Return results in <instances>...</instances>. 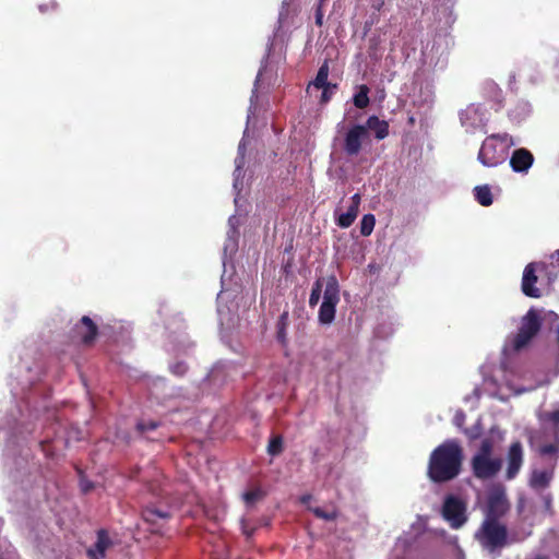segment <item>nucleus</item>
Listing matches in <instances>:
<instances>
[{
	"label": "nucleus",
	"mask_w": 559,
	"mask_h": 559,
	"mask_svg": "<svg viewBox=\"0 0 559 559\" xmlns=\"http://www.w3.org/2000/svg\"><path fill=\"white\" fill-rule=\"evenodd\" d=\"M463 449L454 439L438 445L430 454L428 476L433 483H445L457 477L462 469Z\"/></svg>",
	"instance_id": "1"
},
{
	"label": "nucleus",
	"mask_w": 559,
	"mask_h": 559,
	"mask_svg": "<svg viewBox=\"0 0 559 559\" xmlns=\"http://www.w3.org/2000/svg\"><path fill=\"white\" fill-rule=\"evenodd\" d=\"M536 266L537 264L534 262L528 263L525 266L522 276V293L531 298H539L542 296L540 290L536 287V283L538 280L536 275Z\"/></svg>",
	"instance_id": "13"
},
{
	"label": "nucleus",
	"mask_w": 559,
	"mask_h": 559,
	"mask_svg": "<svg viewBox=\"0 0 559 559\" xmlns=\"http://www.w3.org/2000/svg\"><path fill=\"white\" fill-rule=\"evenodd\" d=\"M323 16H324L323 7L317 5L316 13H314V20H316L317 26L321 27L323 25Z\"/></svg>",
	"instance_id": "34"
},
{
	"label": "nucleus",
	"mask_w": 559,
	"mask_h": 559,
	"mask_svg": "<svg viewBox=\"0 0 559 559\" xmlns=\"http://www.w3.org/2000/svg\"><path fill=\"white\" fill-rule=\"evenodd\" d=\"M557 451H558V447L554 443L544 444L540 448V453L543 455H551V454L557 453Z\"/></svg>",
	"instance_id": "31"
},
{
	"label": "nucleus",
	"mask_w": 559,
	"mask_h": 559,
	"mask_svg": "<svg viewBox=\"0 0 559 559\" xmlns=\"http://www.w3.org/2000/svg\"><path fill=\"white\" fill-rule=\"evenodd\" d=\"M329 76V62L325 60L318 70L317 76L313 80L312 84L316 88H321L322 86L330 85L328 82Z\"/></svg>",
	"instance_id": "22"
},
{
	"label": "nucleus",
	"mask_w": 559,
	"mask_h": 559,
	"mask_svg": "<svg viewBox=\"0 0 559 559\" xmlns=\"http://www.w3.org/2000/svg\"><path fill=\"white\" fill-rule=\"evenodd\" d=\"M97 335L98 326L88 316H83L72 330V338L85 346L93 345Z\"/></svg>",
	"instance_id": "10"
},
{
	"label": "nucleus",
	"mask_w": 559,
	"mask_h": 559,
	"mask_svg": "<svg viewBox=\"0 0 559 559\" xmlns=\"http://www.w3.org/2000/svg\"><path fill=\"white\" fill-rule=\"evenodd\" d=\"M554 259H555L557 266H559V250H557L556 253L554 254Z\"/></svg>",
	"instance_id": "41"
},
{
	"label": "nucleus",
	"mask_w": 559,
	"mask_h": 559,
	"mask_svg": "<svg viewBox=\"0 0 559 559\" xmlns=\"http://www.w3.org/2000/svg\"><path fill=\"white\" fill-rule=\"evenodd\" d=\"M533 163L534 156L526 148L515 150L510 158V166L515 173H527Z\"/></svg>",
	"instance_id": "14"
},
{
	"label": "nucleus",
	"mask_w": 559,
	"mask_h": 559,
	"mask_svg": "<svg viewBox=\"0 0 559 559\" xmlns=\"http://www.w3.org/2000/svg\"><path fill=\"white\" fill-rule=\"evenodd\" d=\"M321 88L323 90L322 94H321V103L325 104V103H328L331 99L333 90L337 88V85L336 84H330V85H326V86H322Z\"/></svg>",
	"instance_id": "30"
},
{
	"label": "nucleus",
	"mask_w": 559,
	"mask_h": 559,
	"mask_svg": "<svg viewBox=\"0 0 559 559\" xmlns=\"http://www.w3.org/2000/svg\"><path fill=\"white\" fill-rule=\"evenodd\" d=\"M284 450V439L281 435H274L271 437L267 444V453L271 456L280 455Z\"/></svg>",
	"instance_id": "23"
},
{
	"label": "nucleus",
	"mask_w": 559,
	"mask_h": 559,
	"mask_svg": "<svg viewBox=\"0 0 559 559\" xmlns=\"http://www.w3.org/2000/svg\"><path fill=\"white\" fill-rule=\"evenodd\" d=\"M493 440L491 438H485L481 440L479 449L475 455L492 457L491 454L493 452Z\"/></svg>",
	"instance_id": "28"
},
{
	"label": "nucleus",
	"mask_w": 559,
	"mask_h": 559,
	"mask_svg": "<svg viewBox=\"0 0 559 559\" xmlns=\"http://www.w3.org/2000/svg\"><path fill=\"white\" fill-rule=\"evenodd\" d=\"M475 200L483 206L492 204L493 199L488 185L477 186L474 188Z\"/></svg>",
	"instance_id": "18"
},
{
	"label": "nucleus",
	"mask_w": 559,
	"mask_h": 559,
	"mask_svg": "<svg viewBox=\"0 0 559 559\" xmlns=\"http://www.w3.org/2000/svg\"><path fill=\"white\" fill-rule=\"evenodd\" d=\"M158 424L156 421H148V423H139L138 424V430L141 432L147 431V430H154L156 429Z\"/></svg>",
	"instance_id": "32"
},
{
	"label": "nucleus",
	"mask_w": 559,
	"mask_h": 559,
	"mask_svg": "<svg viewBox=\"0 0 559 559\" xmlns=\"http://www.w3.org/2000/svg\"><path fill=\"white\" fill-rule=\"evenodd\" d=\"M549 419L555 424L559 423V409H556L549 414Z\"/></svg>",
	"instance_id": "38"
},
{
	"label": "nucleus",
	"mask_w": 559,
	"mask_h": 559,
	"mask_svg": "<svg viewBox=\"0 0 559 559\" xmlns=\"http://www.w3.org/2000/svg\"><path fill=\"white\" fill-rule=\"evenodd\" d=\"M358 212L359 210L357 207L349 205L347 211L337 217V226L341 228H348L352 226L358 215Z\"/></svg>",
	"instance_id": "20"
},
{
	"label": "nucleus",
	"mask_w": 559,
	"mask_h": 559,
	"mask_svg": "<svg viewBox=\"0 0 559 559\" xmlns=\"http://www.w3.org/2000/svg\"><path fill=\"white\" fill-rule=\"evenodd\" d=\"M383 4H384V1L380 0L377 4L373 5V9H376L377 11H380L382 9Z\"/></svg>",
	"instance_id": "40"
},
{
	"label": "nucleus",
	"mask_w": 559,
	"mask_h": 559,
	"mask_svg": "<svg viewBox=\"0 0 559 559\" xmlns=\"http://www.w3.org/2000/svg\"><path fill=\"white\" fill-rule=\"evenodd\" d=\"M465 513L466 506L460 498L452 495L445 497L442 506V516L452 528H460L467 521Z\"/></svg>",
	"instance_id": "7"
},
{
	"label": "nucleus",
	"mask_w": 559,
	"mask_h": 559,
	"mask_svg": "<svg viewBox=\"0 0 559 559\" xmlns=\"http://www.w3.org/2000/svg\"><path fill=\"white\" fill-rule=\"evenodd\" d=\"M242 159H243V157H241V158L239 159V163H238V165H237V168H240V164L242 163Z\"/></svg>",
	"instance_id": "43"
},
{
	"label": "nucleus",
	"mask_w": 559,
	"mask_h": 559,
	"mask_svg": "<svg viewBox=\"0 0 559 559\" xmlns=\"http://www.w3.org/2000/svg\"><path fill=\"white\" fill-rule=\"evenodd\" d=\"M322 289H323V278H318L312 285L311 294L309 297V306L310 307L313 308L319 304Z\"/></svg>",
	"instance_id": "25"
},
{
	"label": "nucleus",
	"mask_w": 559,
	"mask_h": 559,
	"mask_svg": "<svg viewBox=\"0 0 559 559\" xmlns=\"http://www.w3.org/2000/svg\"><path fill=\"white\" fill-rule=\"evenodd\" d=\"M510 509L506 489L502 485L492 486L488 493L487 511L485 519H493L499 521Z\"/></svg>",
	"instance_id": "6"
},
{
	"label": "nucleus",
	"mask_w": 559,
	"mask_h": 559,
	"mask_svg": "<svg viewBox=\"0 0 559 559\" xmlns=\"http://www.w3.org/2000/svg\"><path fill=\"white\" fill-rule=\"evenodd\" d=\"M480 546L489 552L501 550L508 546V528L500 521L485 519L475 534Z\"/></svg>",
	"instance_id": "3"
},
{
	"label": "nucleus",
	"mask_w": 559,
	"mask_h": 559,
	"mask_svg": "<svg viewBox=\"0 0 559 559\" xmlns=\"http://www.w3.org/2000/svg\"><path fill=\"white\" fill-rule=\"evenodd\" d=\"M326 1H328V0H319L318 5H319V7H323V4H324Z\"/></svg>",
	"instance_id": "42"
},
{
	"label": "nucleus",
	"mask_w": 559,
	"mask_h": 559,
	"mask_svg": "<svg viewBox=\"0 0 559 559\" xmlns=\"http://www.w3.org/2000/svg\"><path fill=\"white\" fill-rule=\"evenodd\" d=\"M340 302V285L334 275L328 277L323 301L319 309V321L322 324H330L333 322L336 312V306Z\"/></svg>",
	"instance_id": "5"
},
{
	"label": "nucleus",
	"mask_w": 559,
	"mask_h": 559,
	"mask_svg": "<svg viewBox=\"0 0 559 559\" xmlns=\"http://www.w3.org/2000/svg\"><path fill=\"white\" fill-rule=\"evenodd\" d=\"M142 518L147 523L158 524L159 521L169 520L171 514L159 509L148 507L142 511Z\"/></svg>",
	"instance_id": "17"
},
{
	"label": "nucleus",
	"mask_w": 559,
	"mask_h": 559,
	"mask_svg": "<svg viewBox=\"0 0 559 559\" xmlns=\"http://www.w3.org/2000/svg\"><path fill=\"white\" fill-rule=\"evenodd\" d=\"M288 317V312L284 311L276 323V338L283 346L287 344Z\"/></svg>",
	"instance_id": "19"
},
{
	"label": "nucleus",
	"mask_w": 559,
	"mask_h": 559,
	"mask_svg": "<svg viewBox=\"0 0 559 559\" xmlns=\"http://www.w3.org/2000/svg\"><path fill=\"white\" fill-rule=\"evenodd\" d=\"M176 370H177V376H178L186 371V367L182 364L177 362Z\"/></svg>",
	"instance_id": "39"
},
{
	"label": "nucleus",
	"mask_w": 559,
	"mask_h": 559,
	"mask_svg": "<svg viewBox=\"0 0 559 559\" xmlns=\"http://www.w3.org/2000/svg\"><path fill=\"white\" fill-rule=\"evenodd\" d=\"M39 445L41 448V451L45 453V455L47 457H50V459L55 457V453L52 452L51 447H50V442L48 440L41 441L39 443Z\"/></svg>",
	"instance_id": "33"
},
{
	"label": "nucleus",
	"mask_w": 559,
	"mask_h": 559,
	"mask_svg": "<svg viewBox=\"0 0 559 559\" xmlns=\"http://www.w3.org/2000/svg\"><path fill=\"white\" fill-rule=\"evenodd\" d=\"M114 543L105 528H100L96 533V542L87 548L86 556L88 559H104L107 550L112 547Z\"/></svg>",
	"instance_id": "12"
},
{
	"label": "nucleus",
	"mask_w": 559,
	"mask_h": 559,
	"mask_svg": "<svg viewBox=\"0 0 559 559\" xmlns=\"http://www.w3.org/2000/svg\"><path fill=\"white\" fill-rule=\"evenodd\" d=\"M552 479V472L547 469H533L528 478V486L537 492L547 489Z\"/></svg>",
	"instance_id": "15"
},
{
	"label": "nucleus",
	"mask_w": 559,
	"mask_h": 559,
	"mask_svg": "<svg viewBox=\"0 0 559 559\" xmlns=\"http://www.w3.org/2000/svg\"><path fill=\"white\" fill-rule=\"evenodd\" d=\"M365 127L367 131L371 130L374 132L377 140H383L389 135V123L385 120L379 119L377 116H370Z\"/></svg>",
	"instance_id": "16"
},
{
	"label": "nucleus",
	"mask_w": 559,
	"mask_h": 559,
	"mask_svg": "<svg viewBox=\"0 0 559 559\" xmlns=\"http://www.w3.org/2000/svg\"><path fill=\"white\" fill-rule=\"evenodd\" d=\"M542 329V318L535 309H530L522 318L518 333L513 336L512 347L519 352L526 347Z\"/></svg>",
	"instance_id": "4"
},
{
	"label": "nucleus",
	"mask_w": 559,
	"mask_h": 559,
	"mask_svg": "<svg viewBox=\"0 0 559 559\" xmlns=\"http://www.w3.org/2000/svg\"><path fill=\"white\" fill-rule=\"evenodd\" d=\"M369 135L362 124L353 126L345 134L344 151L348 156H357L361 150L362 141Z\"/></svg>",
	"instance_id": "11"
},
{
	"label": "nucleus",
	"mask_w": 559,
	"mask_h": 559,
	"mask_svg": "<svg viewBox=\"0 0 559 559\" xmlns=\"http://www.w3.org/2000/svg\"><path fill=\"white\" fill-rule=\"evenodd\" d=\"M240 525L241 532L248 540L253 536L254 532L258 528V524L248 518H242L240 521Z\"/></svg>",
	"instance_id": "27"
},
{
	"label": "nucleus",
	"mask_w": 559,
	"mask_h": 559,
	"mask_svg": "<svg viewBox=\"0 0 559 559\" xmlns=\"http://www.w3.org/2000/svg\"><path fill=\"white\" fill-rule=\"evenodd\" d=\"M312 512L317 518L325 521H334L337 518V512L335 510L325 511L324 509L317 507L312 509Z\"/></svg>",
	"instance_id": "29"
},
{
	"label": "nucleus",
	"mask_w": 559,
	"mask_h": 559,
	"mask_svg": "<svg viewBox=\"0 0 559 559\" xmlns=\"http://www.w3.org/2000/svg\"><path fill=\"white\" fill-rule=\"evenodd\" d=\"M376 225V218L373 214H365L360 221V234L362 236H369Z\"/></svg>",
	"instance_id": "26"
},
{
	"label": "nucleus",
	"mask_w": 559,
	"mask_h": 559,
	"mask_svg": "<svg viewBox=\"0 0 559 559\" xmlns=\"http://www.w3.org/2000/svg\"><path fill=\"white\" fill-rule=\"evenodd\" d=\"M506 473L504 478L507 480H513L520 474L524 464V448L521 441H513L507 451L506 455Z\"/></svg>",
	"instance_id": "9"
},
{
	"label": "nucleus",
	"mask_w": 559,
	"mask_h": 559,
	"mask_svg": "<svg viewBox=\"0 0 559 559\" xmlns=\"http://www.w3.org/2000/svg\"><path fill=\"white\" fill-rule=\"evenodd\" d=\"M93 484L91 481H87V480H81V489L83 492H88L93 489Z\"/></svg>",
	"instance_id": "35"
},
{
	"label": "nucleus",
	"mask_w": 559,
	"mask_h": 559,
	"mask_svg": "<svg viewBox=\"0 0 559 559\" xmlns=\"http://www.w3.org/2000/svg\"><path fill=\"white\" fill-rule=\"evenodd\" d=\"M48 8L56 10L58 8V3L56 1H51L49 4H40L39 10L45 12Z\"/></svg>",
	"instance_id": "36"
},
{
	"label": "nucleus",
	"mask_w": 559,
	"mask_h": 559,
	"mask_svg": "<svg viewBox=\"0 0 559 559\" xmlns=\"http://www.w3.org/2000/svg\"><path fill=\"white\" fill-rule=\"evenodd\" d=\"M368 94H369V87L365 84L360 85L359 91L355 94L354 99H353L354 105L358 109H364L369 105L370 99H369Z\"/></svg>",
	"instance_id": "21"
},
{
	"label": "nucleus",
	"mask_w": 559,
	"mask_h": 559,
	"mask_svg": "<svg viewBox=\"0 0 559 559\" xmlns=\"http://www.w3.org/2000/svg\"><path fill=\"white\" fill-rule=\"evenodd\" d=\"M265 497V492L261 488H255L249 491H246L242 495V499L247 507H252L255 502L263 500Z\"/></svg>",
	"instance_id": "24"
},
{
	"label": "nucleus",
	"mask_w": 559,
	"mask_h": 559,
	"mask_svg": "<svg viewBox=\"0 0 559 559\" xmlns=\"http://www.w3.org/2000/svg\"><path fill=\"white\" fill-rule=\"evenodd\" d=\"M498 141L507 146L514 145L513 138L509 133H495L487 136L477 155L478 162L485 167H496L506 160L507 150L499 145Z\"/></svg>",
	"instance_id": "2"
},
{
	"label": "nucleus",
	"mask_w": 559,
	"mask_h": 559,
	"mask_svg": "<svg viewBox=\"0 0 559 559\" xmlns=\"http://www.w3.org/2000/svg\"><path fill=\"white\" fill-rule=\"evenodd\" d=\"M501 466L502 461L499 457L474 455L471 460L473 475L481 480L493 478L500 472Z\"/></svg>",
	"instance_id": "8"
},
{
	"label": "nucleus",
	"mask_w": 559,
	"mask_h": 559,
	"mask_svg": "<svg viewBox=\"0 0 559 559\" xmlns=\"http://www.w3.org/2000/svg\"><path fill=\"white\" fill-rule=\"evenodd\" d=\"M360 200H361V199H360V195H359L358 193L354 194V195L352 197V204H350V205H352V206H355V207H357V209L359 210Z\"/></svg>",
	"instance_id": "37"
}]
</instances>
